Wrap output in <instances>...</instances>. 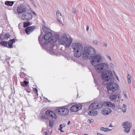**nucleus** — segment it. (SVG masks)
I'll list each match as a JSON object with an SVG mask.
<instances>
[{
  "label": "nucleus",
  "mask_w": 135,
  "mask_h": 135,
  "mask_svg": "<svg viewBox=\"0 0 135 135\" xmlns=\"http://www.w3.org/2000/svg\"><path fill=\"white\" fill-rule=\"evenodd\" d=\"M95 50L91 47H85L84 48V52L83 55L84 59H90L92 57L91 62V64L95 66L97 65L96 64L102 61V57L100 55H96L93 56L95 54Z\"/></svg>",
  "instance_id": "obj_1"
},
{
  "label": "nucleus",
  "mask_w": 135,
  "mask_h": 135,
  "mask_svg": "<svg viewBox=\"0 0 135 135\" xmlns=\"http://www.w3.org/2000/svg\"><path fill=\"white\" fill-rule=\"evenodd\" d=\"M95 69L98 72L102 73V77L103 80L108 81L112 78L113 74L110 70H108V65L104 63H101L97 65Z\"/></svg>",
  "instance_id": "obj_2"
},
{
  "label": "nucleus",
  "mask_w": 135,
  "mask_h": 135,
  "mask_svg": "<svg viewBox=\"0 0 135 135\" xmlns=\"http://www.w3.org/2000/svg\"><path fill=\"white\" fill-rule=\"evenodd\" d=\"M72 47L73 49L74 56L77 58L80 57L84 52H83V45L80 43H73Z\"/></svg>",
  "instance_id": "obj_3"
},
{
  "label": "nucleus",
  "mask_w": 135,
  "mask_h": 135,
  "mask_svg": "<svg viewBox=\"0 0 135 135\" xmlns=\"http://www.w3.org/2000/svg\"><path fill=\"white\" fill-rule=\"evenodd\" d=\"M53 43H51L49 42L46 47V50L51 54H54L57 55H58L59 51L58 50L59 48L55 44H53Z\"/></svg>",
  "instance_id": "obj_4"
},
{
  "label": "nucleus",
  "mask_w": 135,
  "mask_h": 135,
  "mask_svg": "<svg viewBox=\"0 0 135 135\" xmlns=\"http://www.w3.org/2000/svg\"><path fill=\"white\" fill-rule=\"evenodd\" d=\"M59 42L61 44L68 47L70 45L72 40L70 38H68L66 35L64 34L62 36L60 37Z\"/></svg>",
  "instance_id": "obj_5"
},
{
  "label": "nucleus",
  "mask_w": 135,
  "mask_h": 135,
  "mask_svg": "<svg viewBox=\"0 0 135 135\" xmlns=\"http://www.w3.org/2000/svg\"><path fill=\"white\" fill-rule=\"evenodd\" d=\"M107 88L108 93L109 94H111L113 92H115L118 90V85L117 83L113 82H111L107 85Z\"/></svg>",
  "instance_id": "obj_6"
},
{
  "label": "nucleus",
  "mask_w": 135,
  "mask_h": 135,
  "mask_svg": "<svg viewBox=\"0 0 135 135\" xmlns=\"http://www.w3.org/2000/svg\"><path fill=\"white\" fill-rule=\"evenodd\" d=\"M103 104L102 103H99L97 102H95L90 105L89 107V109L90 110L96 109L100 108L103 105Z\"/></svg>",
  "instance_id": "obj_7"
},
{
  "label": "nucleus",
  "mask_w": 135,
  "mask_h": 135,
  "mask_svg": "<svg viewBox=\"0 0 135 135\" xmlns=\"http://www.w3.org/2000/svg\"><path fill=\"white\" fill-rule=\"evenodd\" d=\"M57 111L59 114L62 116H66L69 114V110L67 108L60 107L57 109Z\"/></svg>",
  "instance_id": "obj_8"
},
{
  "label": "nucleus",
  "mask_w": 135,
  "mask_h": 135,
  "mask_svg": "<svg viewBox=\"0 0 135 135\" xmlns=\"http://www.w3.org/2000/svg\"><path fill=\"white\" fill-rule=\"evenodd\" d=\"M11 59V57H8L7 55H5L4 56H2L0 57L1 60L4 63L6 64L7 63V65H5V67L7 69V68L10 69L11 66L9 64V61ZM11 67H12L11 66Z\"/></svg>",
  "instance_id": "obj_9"
},
{
  "label": "nucleus",
  "mask_w": 135,
  "mask_h": 135,
  "mask_svg": "<svg viewBox=\"0 0 135 135\" xmlns=\"http://www.w3.org/2000/svg\"><path fill=\"white\" fill-rule=\"evenodd\" d=\"M43 37L42 36H41V34L38 37V41L41 46L43 49H45L47 46V44L49 43V42L47 41H45L42 43V42L44 40L43 38Z\"/></svg>",
  "instance_id": "obj_10"
},
{
  "label": "nucleus",
  "mask_w": 135,
  "mask_h": 135,
  "mask_svg": "<svg viewBox=\"0 0 135 135\" xmlns=\"http://www.w3.org/2000/svg\"><path fill=\"white\" fill-rule=\"evenodd\" d=\"M131 124L128 121H126L122 123V126L124 128V131L127 133H129L130 131Z\"/></svg>",
  "instance_id": "obj_11"
},
{
  "label": "nucleus",
  "mask_w": 135,
  "mask_h": 135,
  "mask_svg": "<svg viewBox=\"0 0 135 135\" xmlns=\"http://www.w3.org/2000/svg\"><path fill=\"white\" fill-rule=\"evenodd\" d=\"M32 15L31 13L25 12L22 15V18L24 20H26L29 21L32 19Z\"/></svg>",
  "instance_id": "obj_12"
},
{
  "label": "nucleus",
  "mask_w": 135,
  "mask_h": 135,
  "mask_svg": "<svg viewBox=\"0 0 135 135\" xmlns=\"http://www.w3.org/2000/svg\"><path fill=\"white\" fill-rule=\"evenodd\" d=\"M82 105L80 104H78L76 105H72L70 108V110L71 112H76L78 110L81 109Z\"/></svg>",
  "instance_id": "obj_13"
},
{
  "label": "nucleus",
  "mask_w": 135,
  "mask_h": 135,
  "mask_svg": "<svg viewBox=\"0 0 135 135\" xmlns=\"http://www.w3.org/2000/svg\"><path fill=\"white\" fill-rule=\"evenodd\" d=\"M26 11V7L22 4L18 7L17 9V11L18 13H22Z\"/></svg>",
  "instance_id": "obj_14"
},
{
  "label": "nucleus",
  "mask_w": 135,
  "mask_h": 135,
  "mask_svg": "<svg viewBox=\"0 0 135 135\" xmlns=\"http://www.w3.org/2000/svg\"><path fill=\"white\" fill-rule=\"evenodd\" d=\"M36 28V27L33 26L27 27L25 28V31L27 34H30Z\"/></svg>",
  "instance_id": "obj_15"
},
{
  "label": "nucleus",
  "mask_w": 135,
  "mask_h": 135,
  "mask_svg": "<svg viewBox=\"0 0 135 135\" xmlns=\"http://www.w3.org/2000/svg\"><path fill=\"white\" fill-rule=\"evenodd\" d=\"M46 113L49 117H51L53 119H55L56 118V115L53 111L50 110H47L46 112Z\"/></svg>",
  "instance_id": "obj_16"
},
{
  "label": "nucleus",
  "mask_w": 135,
  "mask_h": 135,
  "mask_svg": "<svg viewBox=\"0 0 135 135\" xmlns=\"http://www.w3.org/2000/svg\"><path fill=\"white\" fill-rule=\"evenodd\" d=\"M51 39V40L49 42L51 43H54L59 39V35L58 34H54Z\"/></svg>",
  "instance_id": "obj_17"
},
{
  "label": "nucleus",
  "mask_w": 135,
  "mask_h": 135,
  "mask_svg": "<svg viewBox=\"0 0 135 135\" xmlns=\"http://www.w3.org/2000/svg\"><path fill=\"white\" fill-rule=\"evenodd\" d=\"M52 34L50 32H49L46 33L44 37V40L47 41L49 39L51 40V39L52 38Z\"/></svg>",
  "instance_id": "obj_18"
},
{
  "label": "nucleus",
  "mask_w": 135,
  "mask_h": 135,
  "mask_svg": "<svg viewBox=\"0 0 135 135\" xmlns=\"http://www.w3.org/2000/svg\"><path fill=\"white\" fill-rule=\"evenodd\" d=\"M112 110L108 108H105L103 109L102 113L104 115H106L110 114Z\"/></svg>",
  "instance_id": "obj_19"
},
{
  "label": "nucleus",
  "mask_w": 135,
  "mask_h": 135,
  "mask_svg": "<svg viewBox=\"0 0 135 135\" xmlns=\"http://www.w3.org/2000/svg\"><path fill=\"white\" fill-rule=\"evenodd\" d=\"M103 105L113 108H115V105L113 103L110 102H105L103 103Z\"/></svg>",
  "instance_id": "obj_20"
},
{
  "label": "nucleus",
  "mask_w": 135,
  "mask_h": 135,
  "mask_svg": "<svg viewBox=\"0 0 135 135\" xmlns=\"http://www.w3.org/2000/svg\"><path fill=\"white\" fill-rule=\"evenodd\" d=\"M17 41V40H16L15 38L10 40L8 42V48H13V47L12 45L13 44Z\"/></svg>",
  "instance_id": "obj_21"
},
{
  "label": "nucleus",
  "mask_w": 135,
  "mask_h": 135,
  "mask_svg": "<svg viewBox=\"0 0 135 135\" xmlns=\"http://www.w3.org/2000/svg\"><path fill=\"white\" fill-rule=\"evenodd\" d=\"M0 44L4 47L8 48V42L7 41H2L0 42Z\"/></svg>",
  "instance_id": "obj_22"
},
{
  "label": "nucleus",
  "mask_w": 135,
  "mask_h": 135,
  "mask_svg": "<svg viewBox=\"0 0 135 135\" xmlns=\"http://www.w3.org/2000/svg\"><path fill=\"white\" fill-rule=\"evenodd\" d=\"M14 2L13 1H6L5 2V4L7 6H12L14 3Z\"/></svg>",
  "instance_id": "obj_23"
},
{
  "label": "nucleus",
  "mask_w": 135,
  "mask_h": 135,
  "mask_svg": "<svg viewBox=\"0 0 135 135\" xmlns=\"http://www.w3.org/2000/svg\"><path fill=\"white\" fill-rule=\"evenodd\" d=\"M118 94H112L110 96V98L111 101H113V100L116 99L117 96H118Z\"/></svg>",
  "instance_id": "obj_24"
},
{
  "label": "nucleus",
  "mask_w": 135,
  "mask_h": 135,
  "mask_svg": "<svg viewBox=\"0 0 135 135\" xmlns=\"http://www.w3.org/2000/svg\"><path fill=\"white\" fill-rule=\"evenodd\" d=\"M89 113H88L91 116H95L97 115L98 113L97 111H94V110H91L89 111Z\"/></svg>",
  "instance_id": "obj_25"
},
{
  "label": "nucleus",
  "mask_w": 135,
  "mask_h": 135,
  "mask_svg": "<svg viewBox=\"0 0 135 135\" xmlns=\"http://www.w3.org/2000/svg\"><path fill=\"white\" fill-rule=\"evenodd\" d=\"M42 28L43 31L45 33H46L48 32H49V31L50 30L49 28L46 27L45 26H43L42 27Z\"/></svg>",
  "instance_id": "obj_26"
},
{
  "label": "nucleus",
  "mask_w": 135,
  "mask_h": 135,
  "mask_svg": "<svg viewBox=\"0 0 135 135\" xmlns=\"http://www.w3.org/2000/svg\"><path fill=\"white\" fill-rule=\"evenodd\" d=\"M30 23L29 22H24L23 27L24 28L27 27L28 26L30 25Z\"/></svg>",
  "instance_id": "obj_27"
},
{
  "label": "nucleus",
  "mask_w": 135,
  "mask_h": 135,
  "mask_svg": "<svg viewBox=\"0 0 135 135\" xmlns=\"http://www.w3.org/2000/svg\"><path fill=\"white\" fill-rule=\"evenodd\" d=\"M10 37V35L8 33H7L5 34L4 38L8 39Z\"/></svg>",
  "instance_id": "obj_28"
},
{
  "label": "nucleus",
  "mask_w": 135,
  "mask_h": 135,
  "mask_svg": "<svg viewBox=\"0 0 135 135\" xmlns=\"http://www.w3.org/2000/svg\"><path fill=\"white\" fill-rule=\"evenodd\" d=\"M54 124V122L53 121L49 120V126L51 127H53Z\"/></svg>",
  "instance_id": "obj_29"
},
{
  "label": "nucleus",
  "mask_w": 135,
  "mask_h": 135,
  "mask_svg": "<svg viewBox=\"0 0 135 135\" xmlns=\"http://www.w3.org/2000/svg\"><path fill=\"white\" fill-rule=\"evenodd\" d=\"M122 111L123 112L125 113L126 111V105L125 104L123 105V107H122Z\"/></svg>",
  "instance_id": "obj_30"
},
{
  "label": "nucleus",
  "mask_w": 135,
  "mask_h": 135,
  "mask_svg": "<svg viewBox=\"0 0 135 135\" xmlns=\"http://www.w3.org/2000/svg\"><path fill=\"white\" fill-rule=\"evenodd\" d=\"M24 89L28 93L31 92V89L29 88V86H27V88H25Z\"/></svg>",
  "instance_id": "obj_31"
},
{
  "label": "nucleus",
  "mask_w": 135,
  "mask_h": 135,
  "mask_svg": "<svg viewBox=\"0 0 135 135\" xmlns=\"http://www.w3.org/2000/svg\"><path fill=\"white\" fill-rule=\"evenodd\" d=\"M23 82L26 88H27V86H29V85H28L29 83L28 81H27L25 80H24Z\"/></svg>",
  "instance_id": "obj_32"
},
{
  "label": "nucleus",
  "mask_w": 135,
  "mask_h": 135,
  "mask_svg": "<svg viewBox=\"0 0 135 135\" xmlns=\"http://www.w3.org/2000/svg\"><path fill=\"white\" fill-rule=\"evenodd\" d=\"M33 91L34 92H35V93L36 94L35 96L36 95L37 97L38 96V93H37L38 91L37 89L36 88H34L33 89Z\"/></svg>",
  "instance_id": "obj_33"
},
{
  "label": "nucleus",
  "mask_w": 135,
  "mask_h": 135,
  "mask_svg": "<svg viewBox=\"0 0 135 135\" xmlns=\"http://www.w3.org/2000/svg\"><path fill=\"white\" fill-rule=\"evenodd\" d=\"M59 126L60 127V128L58 129V130L60 131L61 132H63L64 131L62 129V125L61 124H60L59 125Z\"/></svg>",
  "instance_id": "obj_34"
},
{
  "label": "nucleus",
  "mask_w": 135,
  "mask_h": 135,
  "mask_svg": "<svg viewBox=\"0 0 135 135\" xmlns=\"http://www.w3.org/2000/svg\"><path fill=\"white\" fill-rule=\"evenodd\" d=\"M106 128H105L103 127H102L100 128V130L102 131H103L104 132H106L107 131V130H106Z\"/></svg>",
  "instance_id": "obj_35"
},
{
  "label": "nucleus",
  "mask_w": 135,
  "mask_h": 135,
  "mask_svg": "<svg viewBox=\"0 0 135 135\" xmlns=\"http://www.w3.org/2000/svg\"><path fill=\"white\" fill-rule=\"evenodd\" d=\"M88 121H89V123H93L94 121L93 119H88Z\"/></svg>",
  "instance_id": "obj_36"
},
{
  "label": "nucleus",
  "mask_w": 135,
  "mask_h": 135,
  "mask_svg": "<svg viewBox=\"0 0 135 135\" xmlns=\"http://www.w3.org/2000/svg\"><path fill=\"white\" fill-rule=\"evenodd\" d=\"M41 118L43 119H47V118L45 116H41Z\"/></svg>",
  "instance_id": "obj_37"
},
{
  "label": "nucleus",
  "mask_w": 135,
  "mask_h": 135,
  "mask_svg": "<svg viewBox=\"0 0 135 135\" xmlns=\"http://www.w3.org/2000/svg\"><path fill=\"white\" fill-rule=\"evenodd\" d=\"M20 84L22 86H23L25 88H26L25 86V85H24L23 82H21L20 83Z\"/></svg>",
  "instance_id": "obj_38"
},
{
  "label": "nucleus",
  "mask_w": 135,
  "mask_h": 135,
  "mask_svg": "<svg viewBox=\"0 0 135 135\" xmlns=\"http://www.w3.org/2000/svg\"><path fill=\"white\" fill-rule=\"evenodd\" d=\"M72 12L73 13L75 14V13L76 12V9L75 8H73V10H72Z\"/></svg>",
  "instance_id": "obj_39"
},
{
  "label": "nucleus",
  "mask_w": 135,
  "mask_h": 135,
  "mask_svg": "<svg viewBox=\"0 0 135 135\" xmlns=\"http://www.w3.org/2000/svg\"><path fill=\"white\" fill-rule=\"evenodd\" d=\"M59 11H56V16H59V15L60 14V16H61V14L60 13H59L58 12H59Z\"/></svg>",
  "instance_id": "obj_40"
},
{
  "label": "nucleus",
  "mask_w": 135,
  "mask_h": 135,
  "mask_svg": "<svg viewBox=\"0 0 135 135\" xmlns=\"http://www.w3.org/2000/svg\"><path fill=\"white\" fill-rule=\"evenodd\" d=\"M98 42L97 40H95L93 41V43L96 45H97Z\"/></svg>",
  "instance_id": "obj_41"
},
{
  "label": "nucleus",
  "mask_w": 135,
  "mask_h": 135,
  "mask_svg": "<svg viewBox=\"0 0 135 135\" xmlns=\"http://www.w3.org/2000/svg\"><path fill=\"white\" fill-rule=\"evenodd\" d=\"M3 36L1 35V34H0V38L1 40H3V38H4Z\"/></svg>",
  "instance_id": "obj_42"
},
{
  "label": "nucleus",
  "mask_w": 135,
  "mask_h": 135,
  "mask_svg": "<svg viewBox=\"0 0 135 135\" xmlns=\"http://www.w3.org/2000/svg\"><path fill=\"white\" fill-rule=\"evenodd\" d=\"M89 29V26L88 25H87L86 26V30L87 31H88Z\"/></svg>",
  "instance_id": "obj_43"
},
{
  "label": "nucleus",
  "mask_w": 135,
  "mask_h": 135,
  "mask_svg": "<svg viewBox=\"0 0 135 135\" xmlns=\"http://www.w3.org/2000/svg\"><path fill=\"white\" fill-rule=\"evenodd\" d=\"M66 58H67L68 60H69L70 59H71V60L72 59H71L72 58H70L69 57H66Z\"/></svg>",
  "instance_id": "obj_44"
},
{
  "label": "nucleus",
  "mask_w": 135,
  "mask_h": 135,
  "mask_svg": "<svg viewBox=\"0 0 135 135\" xmlns=\"http://www.w3.org/2000/svg\"><path fill=\"white\" fill-rule=\"evenodd\" d=\"M44 100L46 102H47V101H46V100H48V99H47L46 98L44 97Z\"/></svg>",
  "instance_id": "obj_45"
},
{
  "label": "nucleus",
  "mask_w": 135,
  "mask_h": 135,
  "mask_svg": "<svg viewBox=\"0 0 135 135\" xmlns=\"http://www.w3.org/2000/svg\"><path fill=\"white\" fill-rule=\"evenodd\" d=\"M57 21H58L60 23H62L61 21L59 19H57Z\"/></svg>",
  "instance_id": "obj_46"
},
{
  "label": "nucleus",
  "mask_w": 135,
  "mask_h": 135,
  "mask_svg": "<svg viewBox=\"0 0 135 135\" xmlns=\"http://www.w3.org/2000/svg\"><path fill=\"white\" fill-rule=\"evenodd\" d=\"M106 128V130H107V131H110L111 130V129H109L107 128Z\"/></svg>",
  "instance_id": "obj_47"
},
{
  "label": "nucleus",
  "mask_w": 135,
  "mask_h": 135,
  "mask_svg": "<svg viewBox=\"0 0 135 135\" xmlns=\"http://www.w3.org/2000/svg\"><path fill=\"white\" fill-rule=\"evenodd\" d=\"M131 77V75H130L128 74V79H129Z\"/></svg>",
  "instance_id": "obj_48"
},
{
  "label": "nucleus",
  "mask_w": 135,
  "mask_h": 135,
  "mask_svg": "<svg viewBox=\"0 0 135 135\" xmlns=\"http://www.w3.org/2000/svg\"><path fill=\"white\" fill-rule=\"evenodd\" d=\"M133 135H135V130H133Z\"/></svg>",
  "instance_id": "obj_49"
},
{
  "label": "nucleus",
  "mask_w": 135,
  "mask_h": 135,
  "mask_svg": "<svg viewBox=\"0 0 135 135\" xmlns=\"http://www.w3.org/2000/svg\"><path fill=\"white\" fill-rule=\"evenodd\" d=\"M45 135H48V133L46 131L44 132Z\"/></svg>",
  "instance_id": "obj_50"
},
{
  "label": "nucleus",
  "mask_w": 135,
  "mask_h": 135,
  "mask_svg": "<svg viewBox=\"0 0 135 135\" xmlns=\"http://www.w3.org/2000/svg\"><path fill=\"white\" fill-rule=\"evenodd\" d=\"M115 76L116 78L117 79V80H119V79H118V77L117 75H115Z\"/></svg>",
  "instance_id": "obj_51"
},
{
  "label": "nucleus",
  "mask_w": 135,
  "mask_h": 135,
  "mask_svg": "<svg viewBox=\"0 0 135 135\" xmlns=\"http://www.w3.org/2000/svg\"><path fill=\"white\" fill-rule=\"evenodd\" d=\"M70 123H71V122L70 121H68V125L69 124H70Z\"/></svg>",
  "instance_id": "obj_52"
},
{
  "label": "nucleus",
  "mask_w": 135,
  "mask_h": 135,
  "mask_svg": "<svg viewBox=\"0 0 135 135\" xmlns=\"http://www.w3.org/2000/svg\"><path fill=\"white\" fill-rule=\"evenodd\" d=\"M65 125L64 124H62V126L63 127H65Z\"/></svg>",
  "instance_id": "obj_53"
},
{
  "label": "nucleus",
  "mask_w": 135,
  "mask_h": 135,
  "mask_svg": "<svg viewBox=\"0 0 135 135\" xmlns=\"http://www.w3.org/2000/svg\"><path fill=\"white\" fill-rule=\"evenodd\" d=\"M104 46H105V47H106L107 46V44H105L104 45Z\"/></svg>",
  "instance_id": "obj_54"
},
{
  "label": "nucleus",
  "mask_w": 135,
  "mask_h": 135,
  "mask_svg": "<svg viewBox=\"0 0 135 135\" xmlns=\"http://www.w3.org/2000/svg\"><path fill=\"white\" fill-rule=\"evenodd\" d=\"M108 58H109V59L110 60H111V58H110V57L109 56H108Z\"/></svg>",
  "instance_id": "obj_55"
},
{
  "label": "nucleus",
  "mask_w": 135,
  "mask_h": 135,
  "mask_svg": "<svg viewBox=\"0 0 135 135\" xmlns=\"http://www.w3.org/2000/svg\"><path fill=\"white\" fill-rule=\"evenodd\" d=\"M112 124H110L109 125V127H112Z\"/></svg>",
  "instance_id": "obj_56"
},
{
  "label": "nucleus",
  "mask_w": 135,
  "mask_h": 135,
  "mask_svg": "<svg viewBox=\"0 0 135 135\" xmlns=\"http://www.w3.org/2000/svg\"><path fill=\"white\" fill-rule=\"evenodd\" d=\"M33 13L35 15H36V13L34 12H33Z\"/></svg>",
  "instance_id": "obj_57"
},
{
  "label": "nucleus",
  "mask_w": 135,
  "mask_h": 135,
  "mask_svg": "<svg viewBox=\"0 0 135 135\" xmlns=\"http://www.w3.org/2000/svg\"><path fill=\"white\" fill-rule=\"evenodd\" d=\"M129 80H130V78H129V79H128V82L129 83Z\"/></svg>",
  "instance_id": "obj_58"
},
{
  "label": "nucleus",
  "mask_w": 135,
  "mask_h": 135,
  "mask_svg": "<svg viewBox=\"0 0 135 135\" xmlns=\"http://www.w3.org/2000/svg\"><path fill=\"white\" fill-rule=\"evenodd\" d=\"M129 83H130L131 82V81L130 80H129Z\"/></svg>",
  "instance_id": "obj_59"
},
{
  "label": "nucleus",
  "mask_w": 135,
  "mask_h": 135,
  "mask_svg": "<svg viewBox=\"0 0 135 135\" xmlns=\"http://www.w3.org/2000/svg\"><path fill=\"white\" fill-rule=\"evenodd\" d=\"M37 98H38V97H35V98L34 99H36Z\"/></svg>",
  "instance_id": "obj_60"
},
{
  "label": "nucleus",
  "mask_w": 135,
  "mask_h": 135,
  "mask_svg": "<svg viewBox=\"0 0 135 135\" xmlns=\"http://www.w3.org/2000/svg\"><path fill=\"white\" fill-rule=\"evenodd\" d=\"M124 94V95H125V97L126 98L127 97H126V94Z\"/></svg>",
  "instance_id": "obj_61"
},
{
  "label": "nucleus",
  "mask_w": 135,
  "mask_h": 135,
  "mask_svg": "<svg viewBox=\"0 0 135 135\" xmlns=\"http://www.w3.org/2000/svg\"><path fill=\"white\" fill-rule=\"evenodd\" d=\"M118 95H119V94ZM117 97H118V98H119V97H119V96L118 95V96H117Z\"/></svg>",
  "instance_id": "obj_62"
},
{
  "label": "nucleus",
  "mask_w": 135,
  "mask_h": 135,
  "mask_svg": "<svg viewBox=\"0 0 135 135\" xmlns=\"http://www.w3.org/2000/svg\"><path fill=\"white\" fill-rule=\"evenodd\" d=\"M84 135H88V134H84Z\"/></svg>",
  "instance_id": "obj_63"
},
{
  "label": "nucleus",
  "mask_w": 135,
  "mask_h": 135,
  "mask_svg": "<svg viewBox=\"0 0 135 135\" xmlns=\"http://www.w3.org/2000/svg\"><path fill=\"white\" fill-rule=\"evenodd\" d=\"M1 34V35H2V36H3V33H2Z\"/></svg>",
  "instance_id": "obj_64"
}]
</instances>
